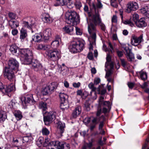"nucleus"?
Returning <instances> with one entry per match:
<instances>
[{
    "instance_id": "17",
    "label": "nucleus",
    "mask_w": 149,
    "mask_h": 149,
    "mask_svg": "<svg viewBox=\"0 0 149 149\" xmlns=\"http://www.w3.org/2000/svg\"><path fill=\"white\" fill-rule=\"evenodd\" d=\"M43 36L45 40H48L51 36V29L47 28L43 32Z\"/></svg>"
},
{
    "instance_id": "26",
    "label": "nucleus",
    "mask_w": 149,
    "mask_h": 149,
    "mask_svg": "<svg viewBox=\"0 0 149 149\" xmlns=\"http://www.w3.org/2000/svg\"><path fill=\"white\" fill-rule=\"evenodd\" d=\"M140 12L143 14L147 17L148 15L149 14V8L148 7L143 8L141 9Z\"/></svg>"
},
{
    "instance_id": "14",
    "label": "nucleus",
    "mask_w": 149,
    "mask_h": 149,
    "mask_svg": "<svg viewBox=\"0 0 149 149\" xmlns=\"http://www.w3.org/2000/svg\"><path fill=\"white\" fill-rule=\"evenodd\" d=\"M42 20L45 23H50L53 21V19L50 15L47 13L43 14Z\"/></svg>"
},
{
    "instance_id": "54",
    "label": "nucleus",
    "mask_w": 149,
    "mask_h": 149,
    "mask_svg": "<svg viewBox=\"0 0 149 149\" xmlns=\"http://www.w3.org/2000/svg\"><path fill=\"white\" fill-rule=\"evenodd\" d=\"M85 107L87 111L90 109V104L88 101H86L84 104Z\"/></svg>"
},
{
    "instance_id": "28",
    "label": "nucleus",
    "mask_w": 149,
    "mask_h": 149,
    "mask_svg": "<svg viewBox=\"0 0 149 149\" xmlns=\"http://www.w3.org/2000/svg\"><path fill=\"white\" fill-rule=\"evenodd\" d=\"M69 107V104L67 102L65 101H64V102H61L60 104V107L63 111L68 109Z\"/></svg>"
},
{
    "instance_id": "40",
    "label": "nucleus",
    "mask_w": 149,
    "mask_h": 149,
    "mask_svg": "<svg viewBox=\"0 0 149 149\" xmlns=\"http://www.w3.org/2000/svg\"><path fill=\"white\" fill-rule=\"evenodd\" d=\"M42 132L43 135L47 136L49 134L50 132L46 128L43 127L42 130Z\"/></svg>"
},
{
    "instance_id": "20",
    "label": "nucleus",
    "mask_w": 149,
    "mask_h": 149,
    "mask_svg": "<svg viewBox=\"0 0 149 149\" xmlns=\"http://www.w3.org/2000/svg\"><path fill=\"white\" fill-rule=\"evenodd\" d=\"M72 25L65 26L63 28V29L66 33L72 35L74 33V27Z\"/></svg>"
},
{
    "instance_id": "30",
    "label": "nucleus",
    "mask_w": 149,
    "mask_h": 149,
    "mask_svg": "<svg viewBox=\"0 0 149 149\" xmlns=\"http://www.w3.org/2000/svg\"><path fill=\"white\" fill-rule=\"evenodd\" d=\"M13 113L17 120H20L22 118V113L19 111H15Z\"/></svg>"
},
{
    "instance_id": "37",
    "label": "nucleus",
    "mask_w": 149,
    "mask_h": 149,
    "mask_svg": "<svg viewBox=\"0 0 149 149\" xmlns=\"http://www.w3.org/2000/svg\"><path fill=\"white\" fill-rule=\"evenodd\" d=\"M42 93L44 95H46L47 94H50L51 93L49 90L47 86L44 88L42 91Z\"/></svg>"
},
{
    "instance_id": "55",
    "label": "nucleus",
    "mask_w": 149,
    "mask_h": 149,
    "mask_svg": "<svg viewBox=\"0 0 149 149\" xmlns=\"http://www.w3.org/2000/svg\"><path fill=\"white\" fill-rule=\"evenodd\" d=\"M50 139L48 138H46L45 139V142L43 144L44 146H46L49 143Z\"/></svg>"
},
{
    "instance_id": "47",
    "label": "nucleus",
    "mask_w": 149,
    "mask_h": 149,
    "mask_svg": "<svg viewBox=\"0 0 149 149\" xmlns=\"http://www.w3.org/2000/svg\"><path fill=\"white\" fill-rule=\"evenodd\" d=\"M47 47L43 44H40L38 45L37 48L38 49H41L43 50H45L47 48Z\"/></svg>"
},
{
    "instance_id": "53",
    "label": "nucleus",
    "mask_w": 149,
    "mask_h": 149,
    "mask_svg": "<svg viewBox=\"0 0 149 149\" xmlns=\"http://www.w3.org/2000/svg\"><path fill=\"white\" fill-rule=\"evenodd\" d=\"M124 48L126 52L125 54L126 55L131 52V50L129 49L128 47H124Z\"/></svg>"
},
{
    "instance_id": "27",
    "label": "nucleus",
    "mask_w": 149,
    "mask_h": 149,
    "mask_svg": "<svg viewBox=\"0 0 149 149\" xmlns=\"http://www.w3.org/2000/svg\"><path fill=\"white\" fill-rule=\"evenodd\" d=\"M63 68H59V71L63 76H65L68 74V69L67 67H65Z\"/></svg>"
},
{
    "instance_id": "52",
    "label": "nucleus",
    "mask_w": 149,
    "mask_h": 149,
    "mask_svg": "<svg viewBox=\"0 0 149 149\" xmlns=\"http://www.w3.org/2000/svg\"><path fill=\"white\" fill-rule=\"evenodd\" d=\"M8 16L9 18L12 19H14L16 18V15L13 13H10L8 14Z\"/></svg>"
},
{
    "instance_id": "61",
    "label": "nucleus",
    "mask_w": 149,
    "mask_h": 149,
    "mask_svg": "<svg viewBox=\"0 0 149 149\" xmlns=\"http://www.w3.org/2000/svg\"><path fill=\"white\" fill-rule=\"evenodd\" d=\"M102 6L103 5L101 3L100 1L99 0H97V3L96 4L97 7L98 8H102Z\"/></svg>"
},
{
    "instance_id": "51",
    "label": "nucleus",
    "mask_w": 149,
    "mask_h": 149,
    "mask_svg": "<svg viewBox=\"0 0 149 149\" xmlns=\"http://www.w3.org/2000/svg\"><path fill=\"white\" fill-rule=\"evenodd\" d=\"M101 80L100 78L96 77L94 80V83L95 85L98 84L100 82Z\"/></svg>"
},
{
    "instance_id": "25",
    "label": "nucleus",
    "mask_w": 149,
    "mask_h": 149,
    "mask_svg": "<svg viewBox=\"0 0 149 149\" xmlns=\"http://www.w3.org/2000/svg\"><path fill=\"white\" fill-rule=\"evenodd\" d=\"M20 39L22 41L27 36V31L26 30L24 29L23 28H22L20 30Z\"/></svg>"
},
{
    "instance_id": "38",
    "label": "nucleus",
    "mask_w": 149,
    "mask_h": 149,
    "mask_svg": "<svg viewBox=\"0 0 149 149\" xmlns=\"http://www.w3.org/2000/svg\"><path fill=\"white\" fill-rule=\"evenodd\" d=\"M102 118H100V117H93L92 120V123L95 125H96L100 121Z\"/></svg>"
},
{
    "instance_id": "15",
    "label": "nucleus",
    "mask_w": 149,
    "mask_h": 149,
    "mask_svg": "<svg viewBox=\"0 0 149 149\" xmlns=\"http://www.w3.org/2000/svg\"><path fill=\"white\" fill-rule=\"evenodd\" d=\"M81 111V107L78 106L73 110L72 113V116L74 118H76L80 114Z\"/></svg>"
},
{
    "instance_id": "64",
    "label": "nucleus",
    "mask_w": 149,
    "mask_h": 149,
    "mask_svg": "<svg viewBox=\"0 0 149 149\" xmlns=\"http://www.w3.org/2000/svg\"><path fill=\"white\" fill-rule=\"evenodd\" d=\"M104 98L102 96L100 97V99L99 101V104L100 105H102V103L104 102Z\"/></svg>"
},
{
    "instance_id": "46",
    "label": "nucleus",
    "mask_w": 149,
    "mask_h": 149,
    "mask_svg": "<svg viewBox=\"0 0 149 149\" xmlns=\"http://www.w3.org/2000/svg\"><path fill=\"white\" fill-rule=\"evenodd\" d=\"M111 5L113 7L117 8L118 6V3L117 0H111Z\"/></svg>"
},
{
    "instance_id": "18",
    "label": "nucleus",
    "mask_w": 149,
    "mask_h": 149,
    "mask_svg": "<svg viewBox=\"0 0 149 149\" xmlns=\"http://www.w3.org/2000/svg\"><path fill=\"white\" fill-rule=\"evenodd\" d=\"M107 62L105 63V68H108V67L109 66L111 68H113V63L112 62H111V58L110 55L108 54L106 57Z\"/></svg>"
},
{
    "instance_id": "7",
    "label": "nucleus",
    "mask_w": 149,
    "mask_h": 149,
    "mask_svg": "<svg viewBox=\"0 0 149 149\" xmlns=\"http://www.w3.org/2000/svg\"><path fill=\"white\" fill-rule=\"evenodd\" d=\"M143 41V36L142 35H141L138 37L134 35H133L132 36L131 43L133 45L136 46Z\"/></svg>"
},
{
    "instance_id": "24",
    "label": "nucleus",
    "mask_w": 149,
    "mask_h": 149,
    "mask_svg": "<svg viewBox=\"0 0 149 149\" xmlns=\"http://www.w3.org/2000/svg\"><path fill=\"white\" fill-rule=\"evenodd\" d=\"M136 26L139 27H144L146 26V24L145 22V19L143 18H141L136 23Z\"/></svg>"
},
{
    "instance_id": "35",
    "label": "nucleus",
    "mask_w": 149,
    "mask_h": 149,
    "mask_svg": "<svg viewBox=\"0 0 149 149\" xmlns=\"http://www.w3.org/2000/svg\"><path fill=\"white\" fill-rule=\"evenodd\" d=\"M126 58L128 61L132 62L134 61L135 58L134 54L132 52L126 55Z\"/></svg>"
},
{
    "instance_id": "56",
    "label": "nucleus",
    "mask_w": 149,
    "mask_h": 149,
    "mask_svg": "<svg viewBox=\"0 0 149 149\" xmlns=\"http://www.w3.org/2000/svg\"><path fill=\"white\" fill-rule=\"evenodd\" d=\"M23 24L24 25V26L25 27L28 28H30L31 27V24L27 22L23 21Z\"/></svg>"
},
{
    "instance_id": "22",
    "label": "nucleus",
    "mask_w": 149,
    "mask_h": 149,
    "mask_svg": "<svg viewBox=\"0 0 149 149\" xmlns=\"http://www.w3.org/2000/svg\"><path fill=\"white\" fill-rule=\"evenodd\" d=\"M42 36L41 33L36 34L32 36V40L36 42H40L42 41Z\"/></svg>"
},
{
    "instance_id": "5",
    "label": "nucleus",
    "mask_w": 149,
    "mask_h": 149,
    "mask_svg": "<svg viewBox=\"0 0 149 149\" xmlns=\"http://www.w3.org/2000/svg\"><path fill=\"white\" fill-rule=\"evenodd\" d=\"M56 118V113L53 111L45 112L44 114V121L46 125H48L50 122L54 121Z\"/></svg>"
},
{
    "instance_id": "16",
    "label": "nucleus",
    "mask_w": 149,
    "mask_h": 149,
    "mask_svg": "<svg viewBox=\"0 0 149 149\" xmlns=\"http://www.w3.org/2000/svg\"><path fill=\"white\" fill-rule=\"evenodd\" d=\"M15 90V87L13 85L11 84L8 86L4 87L3 89L2 92L4 93H8L14 91Z\"/></svg>"
},
{
    "instance_id": "62",
    "label": "nucleus",
    "mask_w": 149,
    "mask_h": 149,
    "mask_svg": "<svg viewBox=\"0 0 149 149\" xmlns=\"http://www.w3.org/2000/svg\"><path fill=\"white\" fill-rule=\"evenodd\" d=\"M111 108H108L107 107H104L103 108V112L104 113L109 112Z\"/></svg>"
},
{
    "instance_id": "10",
    "label": "nucleus",
    "mask_w": 149,
    "mask_h": 149,
    "mask_svg": "<svg viewBox=\"0 0 149 149\" xmlns=\"http://www.w3.org/2000/svg\"><path fill=\"white\" fill-rule=\"evenodd\" d=\"M139 8L138 4L135 2H130L127 4V12L130 13L132 11H135Z\"/></svg>"
},
{
    "instance_id": "41",
    "label": "nucleus",
    "mask_w": 149,
    "mask_h": 149,
    "mask_svg": "<svg viewBox=\"0 0 149 149\" xmlns=\"http://www.w3.org/2000/svg\"><path fill=\"white\" fill-rule=\"evenodd\" d=\"M74 5L76 8L78 9H80L82 6V4L80 0H76Z\"/></svg>"
},
{
    "instance_id": "49",
    "label": "nucleus",
    "mask_w": 149,
    "mask_h": 149,
    "mask_svg": "<svg viewBox=\"0 0 149 149\" xmlns=\"http://www.w3.org/2000/svg\"><path fill=\"white\" fill-rule=\"evenodd\" d=\"M33 108H34V109H33L32 111L30 113L31 114V116L33 117L36 114V110L35 109V106H33Z\"/></svg>"
},
{
    "instance_id": "23",
    "label": "nucleus",
    "mask_w": 149,
    "mask_h": 149,
    "mask_svg": "<svg viewBox=\"0 0 149 149\" xmlns=\"http://www.w3.org/2000/svg\"><path fill=\"white\" fill-rule=\"evenodd\" d=\"M58 86V84L56 82H53L47 86L49 88L51 92L52 93L54 91Z\"/></svg>"
},
{
    "instance_id": "29",
    "label": "nucleus",
    "mask_w": 149,
    "mask_h": 149,
    "mask_svg": "<svg viewBox=\"0 0 149 149\" xmlns=\"http://www.w3.org/2000/svg\"><path fill=\"white\" fill-rule=\"evenodd\" d=\"M60 40V39L59 38L53 41L51 43L52 47L54 48H57L59 45V41Z\"/></svg>"
},
{
    "instance_id": "50",
    "label": "nucleus",
    "mask_w": 149,
    "mask_h": 149,
    "mask_svg": "<svg viewBox=\"0 0 149 149\" xmlns=\"http://www.w3.org/2000/svg\"><path fill=\"white\" fill-rule=\"evenodd\" d=\"M110 102L109 101H105L102 103L104 107H107L108 108H111L110 106Z\"/></svg>"
},
{
    "instance_id": "42",
    "label": "nucleus",
    "mask_w": 149,
    "mask_h": 149,
    "mask_svg": "<svg viewBox=\"0 0 149 149\" xmlns=\"http://www.w3.org/2000/svg\"><path fill=\"white\" fill-rule=\"evenodd\" d=\"M43 141L44 139L43 137H40L39 138L37 141V144L38 146L40 147L42 146Z\"/></svg>"
},
{
    "instance_id": "60",
    "label": "nucleus",
    "mask_w": 149,
    "mask_h": 149,
    "mask_svg": "<svg viewBox=\"0 0 149 149\" xmlns=\"http://www.w3.org/2000/svg\"><path fill=\"white\" fill-rule=\"evenodd\" d=\"M117 54L118 56L119 57H122L123 55V53L122 51H119L118 50H117L116 51Z\"/></svg>"
},
{
    "instance_id": "13",
    "label": "nucleus",
    "mask_w": 149,
    "mask_h": 149,
    "mask_svg": "<svg viewBox=\"0 0 149 149\" xmlns=\"http://www.w3.org/2000/svg\"><path fill=\"white\" fill-rule=\"evenodd\" d=\"M65 127V124L64 123H62L61 122H59L58 123L57 133L59 134L60 136H62V134L64 131V128Z\"/></svg>"
},
{
    "instance_id": "1",
    "label": "nucleus",
    "mask_w": 149,
    "mask_h": 149,
    "mask_svg": "<svg viewBox=\"0 0 149 149\" xmlns=\"http://www.w3.org/2000/svg\"><path fill=\"white\" fill-rule=\"evenodd\" d=\"M87 20L88 23V31L93 40L92 44H95L96 38V33L98 32L96 26L99 25L101 30L103 31H105L106 27L102 22L98 12H95L94 14L89 17V22L87 18Z\"/></svg>"
},
{
    "instance_id": "19",
    "label": "nucleus",
    "mask_w": 149,
    "mask_h": 149,
    "mask_svg": "<svg viewBox=\"0 0 149 149\" xmlns=\"http://www.w3.org/2000/svg\"><path fill=\"white\" fill-rule=\"evenodd\" d=\"M123 12L122 10L120 9L119 10V14L120 15L121 17L122 21L123 22V23L125 24H128L131 27L133 26H134L132 22L130 20H126L124 21H123Z\"/></svg>"
},
{
    "instance_id": "4",
    "label": "nucleus",
    "mask_w": 149,
    "mask_h": 149,
    "mask_svg": "<svg viewBox=\"0 0 149 149\" xmlns=\"http://www.w3.org/2000/svg\"><path fill=\"white\" fill-rule=\"evenodd\" d=\"M83 41L79 40L73 41L70 45L69 49L70 51L73 53L79 52L82 50L84 47Z\"/></svg>"
},
{
    "instance_id": "11",
    "label": "nucleus",
    "mask_w": 149,
    "mask_h": 149,
    "mask_svg": "<svg viewBox=\"0 0 149 149\" xmlns=\"http://www.w3.org/2000/svg\"><path fill=\"white\" fill-rule=\"evenodd\" d=\"M94 83L91 82L88 85L89 88L91 89V91L90 92V95L91 98L93 100H95L97 98V95L95 91L97 88L94 86Z\"/></svg>"
},
{
    "instance_id": "48",
    "label": "nucleus",
    "mask_w": 149,
    "mask_h": 149,
    "mask_svg": "<svg viewBox=\"0 0 149 149\" xmlns=\"http://www.w3.org/2000/svg\"><path fill=\"white\" fill-rule=\"evenodd\" d=\"M120 61L122 66L124 68H125L127 64V62L123 58H120Z\"/></svg>"
},
{
    "instance_id": "39",
    "label": "nucleus",
    "mask_w": 149,
    "mask_h": 149,
    "mask_svg": "<svg viewBox=\"0 0 149 149\" xmlns=\"http://www.w3.org/2000/svg\"><path fill=\"white\" fill-rule=\"evenodd\" d=\"M101 118H102V119L100 121V123L99 125V130L102 129L103 126V122L105 120V118L104 115H102L100 117Z\"/></svg>"
},
{
    "instance_id": "8",
    "label": "nucleus",
    "mask_w": 149,
    "mask_h": 149,
    "mask_svg": "<svg viewBox=\"0 0 149 149\" xmlns=\"http://www.w3.org/2000/svg\"><path fill=\"white\" fill-rule=\"evenodd\" d=\"M21 100L22 103L24 102L25 104L29 103L31 104H33L36 103L32 94L29 95L26 97H22L21 98Z\"/></svg>"
},
{
    "instance_id": "2",
    "label": "nucleus",
    "mask_w": 149,
    "mask_h": 149,
    "mask_svg": "<svg viewBox=\"0 0 149 149\" xmlns=\"http://www.w3.org/2000/svg\"><path fill=\"white\" fill-rule=\"evenodd\" d=\"M21 59L24 61L25 64L28 65L30 64L32 65V67L34 70H37L36 67L38 66V68L40 69L41 64L36 61H32L33 58V53L32 51L27 49H21L19 51Z\"/></svg>"
},
{
    "instance_id": "6",
    "label": "nucleus",
    "mask_w": 149,
    "mask_h": 149,
    "mask_svg": "<svg viewBox=\"0 0 149 149\" xmlns=\"http://www.w3.org/2000/svg\"><path fill=\"white\" fill-rule=\"evenodd\" d=\"M17 71L6 67L4 72V75L8 80L10 81L15 78V73Z\"/></svg>"
},
{
    "instance_id": "33",
    "label": "nucleus",
    "mask_w": 149,
    "mask_h": 149,
    "mask_svg": "<svg viewBox=\"0 0 149 149\" xmlns=\"http://www.w3.org/2000/svg\"><path fill=\"white\" fill-rule=\"evenodd\" d=\"M140 74V77L141 79L145 81L147 78V75L146 72L143 71H141L139 72Z\"/></svg>"
},
{
    "instance_id": "3",
    "label": "nucleus",
    "mask_w": 149,
    "mask_h": 149,
    "mask_svg": "<svg viewBox=\"0 0 149 149\" xmlns=\"http://www.w3.org/2000/svg\"><path fill=\"white\" fill-rule=\"evenodd\" d=\"M66 22L68 24L75 25L79 23V16L77 13L74 11L69 12L66 15Z\"/></svg>"
},
{
    "instance_id": "63",
    "label": "nucleus",
    "mask_w": 149,
    "mask_h": 149,
    "mask_svg": "<svg viewBox=\"0 0 149 149\" xmlns=\"http://www.w3.org/2000/svg\"><path fill=\"white\" fill-rule=\"evenodd\" d=\"M81 84L80 82H78L77 83H74L72 84L74 88H78L80 86Z\"/></svg>"
},
{
    "instance_id": "58",
    "label": "nucleus",
    "mask_w": 149,
    "mask_h": 149,
    "mask_svg": "<svg viewBox=\"0 0 149 149\" xmlns=\"http://www.w3.org/2000/svg\"><path fill=\"white\" fill-rule=\"evenodd\" d=\"M76 33L77 35H81L82 34V32L80 29L77 27H75Z\"/></svg>"
},
{
    "instance_id": "57",
    "label": "nucleus",
    "mask_w": 149,
    "mask_h": 149,
    "mask_svg": "<svg viewBox=\"0 0 149 149\" xmlns=\"http://www.w3.org/2000/svg\"><path fill=\"white\" fill-rule=\"evenodd\" d=\"M87 57L88 59L90 60H93V57L92 52H90L88 54Z\"/></svg>"
},
{
    "instance_id": "59",
    "label": "nucleus",
    "mask_w": 149,
    "mask_h": 149,
    "mask_svg": "<svg viewBox=\"0 0 149 149\" xmlns=\"http://www.w3.org/2000/svg\"><path fill=\"white\" fill-rule=\"evenodd\" d=\"M55 61H51L50 63L51 64L50 67L51 68V69H54L56 65V63L55 62Z\"/></svg>"
},
{
    "instance_id": "44",
    "label": "nucleus",
    "mask_w": 149,
    "mask_h": 149,
    "mask_svg": "<svg viewBox=\"0 0 149 149\" xmlns=\"http://www.w3.org/2000/svg\"><path fill=\"white\" fill-rule=\"evenodd\" d=\"M32 137L31 135L29 136H25L23 137V140L24 142H28L31 140Z\"/></svg>"
},
{
    "instance_id": "45",
    "label": "nucleus",
    "mask_w": 149,
    "mask_h": 149,
    "mask_svg": "<svg viewBox=\"0 0 149 149\" xmlns=\"http://www.w3.org/2000/svg\"><path fill=\"white\" fill-rule=\"evenodd\" d=\"M107 68V69L109 68H110V69L107 72L106 74V77H108L112 74V70L113 68H111L109 66L108 67V68Z\"/></svg>"
},
{
    "instance_id": "12",
    "label": "nucleus",
    "mask_w": 149,
    "mask_h": 149,
    "mask_svg": "<svg viewBox=\"0 0 149 149\" xmlns=\"http://www.w3.org/2000/svg\"><path fill=\"white\" fill-rule=\"evenodd\" d=\"M60 54L57 50L50 51L49 56L50 59L52 61H56L58 59Z\"/></svg>"
},
{
    "instance_id": "9",
    "label": "nucleus",
    "mask_w": 149,
    "mask_h": 149,
    "mask_svg": "<svg viewBox=\"0 0 149 149\" xmlns=\"http://www.w3.org/2000/svg\"><path fill=\"white\" fill-rule=\"evenodd\" d=\"M8 67L7 68L16 71L18 70V64L17 61L13 58L11 59L8 61Z\"/></svg>"
},
{
    "instance_id": "36",
    "label": "nucleus",
    "mask_w": 149,
    "mask_h": 149,
    "mask_svg": "<svg viewBox=\"0 0 149 149\" xmlns=\"http://www.w3.org/2000/svg\"><path fill=\"white\" fill-rule=\"evenodd\" d=\"M6 118L7 116L5 112H0V123L3 122Z\"/></svg>"
},
{
    "instance_id": "32",
    "label": "nucleus",
    "mask_w": 149,
    "mask_h": 149,
    "mask_svg": "<svg viewBox=\"0 0 149 149\" xmlns=\"http://www.w3.org/2000/svg\"><path fill=\"white\" fill-rule=\"evenodd\" d=\"M39 108L43 111H45L47 109V104L43 102H41L39 103Z\"/></svg>"
},
{
    "instance_id": "34",
    "label": "nucleus",
    "mask_w": 149,
    "mask_h": 149,
    "mask_svg": "<svg viewBox=\"0 0 149 149\" xmlns=\"http://www.w3.org/2000/svg\"><path fill=\"white\" fill-rule=\"evenodd\" d=\"M18 49V47L15 45H11L10 48V50L13 54L16 53Z\"/></svg>"
},
{
    "instance_id": "43",
    "label": "nucleus",
    "mask_w": 149,
    "mask_h": 149,
    "mask_svg": "<svg viewBox=\"0 0 149 149\" xmlns=\"http://www.w3.org/2000/svg\"><path fill=\"white\" fill-rule=\"evenodd\" d=\"M133 20L135 23L138 21L139 18V15L134 13L132 15Z\"/></svg>"
},
{
    "instance_id": "31",
    "label": "nucleus",
    "mask_w": 149,
    "mask_h": 149,
    "mask_svg": "<svg viewBox=\"0 0 149 149\" xmlns=\"http://www.w3.org/2000/svg\"><path fill=\"white\" fill-rule=\"evenodd\" d=\"M59 97L61 102H64L68 97L66 94L64 93H60L59 94Z\"/></svg>"
},
{
    "instance_id": "21",
    "label": "nucleus",
    "mask_w": 149,
    "mask_h": 149,
    "mask_svg": "<svg viewBox=\"0 0 149 149\" xmlns=\"http://www.w3.org/2000/svg\"><path fill=\"white\" fill-rule=\"evenodd\" d=\"M8 24L11 29L16 28L19 26V22L17 20H10L8 21Z\"/></svg>"
}]
</instances>
